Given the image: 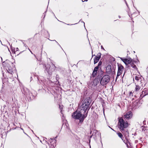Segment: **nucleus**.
Instances as JSON below:
<instances>
[{"label":"nucleus","mask_w":148,"mask_h":148,"mask_svg":"<svg viewBox=\"0 0 148 148\" xmlns=\"http://www.w3.org/2000/svg\"><path fill=\"white\" fill-rule=\"evenodd\" d=\"M139 78H140V77L137 76H136L135 78V79L137 81L139 80Z\"/></svg>","instance_id":"nucleus-21"},{"label":"nucleus","mask_w":148,"mask_h":148,"mask_svg":"<svg viewBox=\"0 0 148 148\" xmlns=\"http://www.w3.org/2000/svg\"><path fill=\"white\" fill-rule=\"evenodd\" d=\"M47 34H48L49 35V33H48V32L47 31Z\"/></svg>","instance_id":"nucleus-39"},{"label":"nucleus","mask_w":148,"mask_h":148,"mask_svg":"<svg viewBox=\"0 0 148 148\" xmlns=\"http://www.w3.org/2000/svg\"><path fill=\"white\" fill-rule=\"evenodd\" d=\"M24 46H25V47H26V45H25V44H24Z\"/></svg>","instance_id":"nucleus-40"},{"label":"nucleus","mask_w":148,"mask_h":148,"mask_svg":"<svg viewBox=\"0 0 148 148\" xmlns=\"http://www.w3.org/2000/svg\"><path fill=\"white\" fill-rule=\"evenodd\" d=\"M91 101L90 98L88 97L82 100L81 102V104L79 107V110H80L83 113L85 114L88 111L91 107L90 106Z\"/></svg>","instance_id":"nucleus-1"},{"label":"nucleus","mask_w":148,"mask_h":148,"mask_svg":"<svg viewBox=\"0 0 148 148\" xmlns=\"http://www.w3.org/2000/svg\"><path fill=\"white\" fill-rule=\"evenodd\" d=\"M124 74H125V73L123 74V76L124 75Z\"/></svg>","instance_id":"nucleus-53"},{"label":"nucleus","mask_w":148,"mask_h":148,"mask_svg":"<svg viewBox=\"0 0 148 148\" xmlns=\"http://www.w3.org/2000/svg\"><path fill=\"white\" fill-rule=\"evenodd\" d=\"M132 116V113L130 112H128L124 114V116L126 119H129L131 118Z\"/></svg>","instance_id":"nucleus-11"},{"label":"nucleus","mask_w":148,"mask_h":148,"mask_svg":"<svg viewBox=\"0 0 148 148\" xmlns=\"http://www.w3.org/2000/svg\"><path fill=\"white\" fill-rule=\"evenodd\" d=\"M101 54L99 53L97 54V56H95V57L94 59V63L95 64L97 63L100 58Z\"/></svg>","instance_id":"nucleus-10"},{"label":"nucleus","mask_w":148,"mask_h":148,"mask_svg":"<svg viewBox=\"0 0 148 148\" xmlns=\"http://www.w3.org/2000/svg\"><path fill=\"white\" fill-rule=\"evenodd\" d=\"M132 94V93H131V92H130V94Z\"/></svg>","instance_id":"nucleus-47"},{"label":"nucleus","mask_w":148,"mask_h":148,"mask_svg":"<svg viewBox=\"0 0 148 148\" xmlns=\"http://www.w3.org/2000/svg\"><path fill=\"white\" fill-rule=\"evenodd\" d=\"M77 23H75L74 24H66L67 25H75V24H77Z\"/></svg>","instance_id":"nucleus-25"},{"label":"nucleus","mask_w":148,"mask_h":148,"mask_svg":"<svg viewBox=\"0 0 148 148\" xmlns=\"http://www.w3.org/2000/svg\"><path fill=\"white\" fill-rule=\"evenodd\" d=\"M59 46V47L61 48H62H62L61 46L60 45H58Z\"/></svg>","instance_id":"nucleus-32"},{"label":"nucleus","mask_w":148,"mask_h":148,"mask_svg":"<svg viewBox=\"0 0 148 148\" xmlns=\"http://www.w3.org/2000/svg\"><path fill=\"white\" fill-rule=\"evenodd\" d=\"M50 40H51V41H52L51 40H50Z\"/></svg>","instance_id":"nucleus-50"},{"label":"nucleus","mask_w":148,"mask_h":148,"mask_svg":"<svg viewBox=\"0 0 148 148\" xmlns=\"http://www.w3.org/2000/svg\"><path fill=\"white\" fill-rule=\"evenodd\" d=\"M28 50H29V51H30V50L29 49V48H28Z\"/></svg>","instance_id":"nucleus-41"},{"label":"nucleus","mask_w":148,"mask_h":148,"mask_svg":"<svg viewBox=\"0 0 148 148\" xmlns=\"http://www.w3.org/2000/svg\"><path fill=\"white\" fill-rule=\"evenodd\" d=\"M131 66L133 68L136 69L137 68L136 65L133 63H131L130 64Z\"/></svg>","instance_id":"nucleus-18"},{"label":"nucleus","mask_w":148,"mask_h":148,"mask_svg":"<svg viewBox=\"0 0 148 148\" xmlns=\"http://www.w3.org/2000/svg\"><path fill=\"white\" fill-rule=\"evenodd\" d=\"M99 67L98 66H96L94 68V71H97H97H98V69H99Z\"/></svg>","instance_id":"nucleus-20"},{"label":"nucleus","mask_w":148,"mask_h":148,"mask_svg":"<svg viewBox=\"0 0 148 148\" xmlns=\"http://www.w3.org/2000/svg\"><path fill=\"white\" fill-rule=\"evenodd\" d=\"M148 94V92H146L145 90H143L142 92V94H141L140 96V97L143 98L145 96Z\"/></svg>","instance_id":"nucleus-15"},{"label":"nucleus","mask_w":148,"mask_h":148,"mask_svg":"<svg viewBox=\"0 0 148 148\" xmlns=\"http://www.w3.org/2000/svg\"><path fill=\"white\" fill-rule=\"evenodd\" d=\"M117 134L119 136L120 138H121L122 140H123V136L122 134L120 132H119L117 133Z\"/></svg>","instance_id":"nucleus-16"},{"label":"nucleus","mask_w":148,"mask_h":148,"mask_svg":"<svg viewBox=\"0 0 148 148\" xmlns=\"http://www.w3.org/2000/svg\"><path fill=\"white\" fill-rule=\"evenodd\" d=\"M97 71H93L92 74V76L93 77H95L97 75Z\"/></svg>","instance_id":"nucleus-17"},{"label":"nucleus","mask_w":148,"mask_h":148,"mask_svg":"<svg viewBox=\"0 0 148 148\" xmlns=\"http://www.w3.org/2000/svg\"><path fill=\"white\" fill-rule=\"evenodd\" d=\"M103 73L101 74V77L100 84L103 86L107 84L110 81V76L108 75H103Z\"/></svg>","instance_id":"nucleus-6"},{"label":"nucleus","mask_w":148,"mask_h":148,"mask_svg":"<svg viewBox=\"0 0 148 148\" xmlns=\"http://www.w3.org/2000/svg\"><path fill=\"white\" fill-rule=\"evenodd\" d=\"M34 56H35V57H36V56H35V54H34Z\"/></svg>","instance_id":"nucleus-49"},{"label":"nucleus","mask_w":148,"mask_h":148,"mask_svg":"<svg viewBox=\"0 0 148 148\" xmlns=\"http://www.w3.org/2000/svg\"><path fill=\"white\" fill-rule=\"evenodd\" d=\"M119 58H120V59L123 62V61H124V59L123 58H120V57H119Z\"/></svg>","instance_id":"nucleus-26"},{"label":"nucleus","mask_w":148,"mask_h":148,"mask_svg":"<svg viewBox=\"0 0 148 148\" xmlns=\"http://www.w3.org/2000/svg\"><path fill=\"white\" fill-rule=\"evenodd\" d=\"M1 57V60H2V57Z\"/></svg>","instance_id":"nucleus-43"},{"label":"nucleus","mask_w":148,"mask_h":148,"mask_svg":"<svg viewBox=\"0 0 148 148\" xmlns=\"http://www.w3.org/2000/svg\"><path fill=\"white\" fill-rule=\"evenodd\" d=\"M140 89V87L138 86H136V87L135 88V90L136 91H137L139 90Z\"/></svg>","instance_id":"nucleus-19"},{"label":"nucleus","mask_w":148,"mask_h":148,"mask_svg":"<svg viewBox=\"0 0 148 148\" xmlns=\"http://www.w3.org/2000/svg\"><path fill=\"white\" fill-rule=\"evenodd\" d=\"M132 61V59L130 58H124L123 62H124L126 65H127L129 64H130Z\"/></svg>","instance_id":"nucleus-13"},{"label":"nucleus","mask_w":148,"mask_h":148,"mask_svg":"<svg viewBox=\"0 0 148 148\" xmlns=\"http://www.w3.org/2000/svg\"><path fill=\"white\" fill-rule=\"evenodd\" d=\"M53 41H55V42L58 45H59L60 44L55 40H53Z\"/></svg>","instance_id":"nucleus-27"},{"label":"nucleus","mask_w":148,"mask_h":148,"mask_svg":"<svg viewBox=\"0 0 148 148\" xmlns=\"http://www.w3.org/2000/svg\"><path fill=\"white\" fill-rule=\"evenodd\" d=\"M5 66L8 72L12 73L13 71L14 65L13 63L9 60H6L5 62Z\"/></svg>","instance_id":"nucleus-5"},{"label":"nucleus","mask_w":148,"mask_h":148,"mask_svg":"<svg viewBox=\"0 0 148 148\" xmlns=\"http://www.w3.org/2000/svg\"><path fill=\"white\" fill-rule=\"evenodd\" d=\"M138 140H136L135 141V143H138Z\"/></svg>","instance_id":"nucleus-30"},{"label":"nucleus","mask_w":148,"mask_h":148,"mask_svg":"<svg viewBox=\"0 0 148 148\" xmlns=\"http://www.w3.org/2000/svg\"><path fill=\"white\" fill-rule=\"evenodd\" d=\"M8 42L9 43V44L10 45V43Z\"/></svg>","instance_id":"nucleus-51"},{"label":"nucleus","mask_w":148,"mask_h":148,"mask_svg":"<svg viewBox=\"0 0 148 148\" xmlns=\"http://www.w3.org/2000/svg\"><path fill=\"white\" fill-rule=\"evenodd\" d=\"M88 0H84V1L85 2V1H88Z\"/></svg>","instance_id":"nucleus-35"},{"label":"nucleus","mask_w":148,"mask_h":148,"mask_svg":"<svg viewBox=\"0 0 148 148\" xmlns=\"http://www.w3.org/2000/svg\"><path fill=\"white\" fill-rule=\"evenodd\" d=\"M45 71L47 72L49 75L51 74L52 72L54 71L56 68L53 64L51 66L49 64H47L45 65Z\"/></svg>","instance_id":"nucleus-7"},{"label":"nucleus","mask_w":148,"mask_h":148,"mask_svg":"<svg viewBox=\"0 0 148 148\" xmlns=\"http://www.w3.org/2000/svg\"><path fill=\"white\" fill-rule=\"evenodd\" d=\"M80 21L81 22H82V23H84V26L85 27V23H84V21H82L81 19H80V20L79 22H80Z\"/></svg>","instance_id":"nucleus-24"},{"label":"nucleus","mask_w":148,"mask_h":148,"mask_svg":"<svg viewBox=\"0 0 148 148\" xmlns=\"http://www.w3.org/2000/svg\"><path fill=\"white\" fill-rule=\"evenodd\" d=\"M118 71L116 79V80L118 77L122 73L124 69L123 66L121 64H118Z\"/></svg>","instance_id":"nucleus-9"},{"label":"nucleus","mask_w":148,"mask_h":148,"mask_svg":"<svg viewBox=\"0 0 148 148\" xmlns=\"http://www.w3.org/2000/svg\"><path fill=\"white\" fill-rule=\"evenodd\" d=\"M42 88H43V89L44 90V88H43V87H42Z\"/></svg>","instance_id":"nucleus-44"},{"label":"nucleus","mask_w":148,"mask_h":148,"mask_svg":"<svg viewBox=\"0 0 148 148\" xmlns=\"http://www.w3.org/2000/svg\"><path fill=\"white\" fill-rule=\"evenodd\" d=\"M103 73V72L101 69L98 71L97 76L93 81L92 84V86H94L98 84H100L101 75Z\"/></svg>","instance_id":"nucleus-4"},{"label":"nucleus","mask_w":148,"mask_h":148,"mask_svg":"<svg viewBox=\"0 0 148 148\" xmlns=\"http://www.w3.org/2000/svg\"><path fill=\"white\" fill-rule=\"evenodd\" d=\"M133 135H134V136H135L137 134H136V133H135L134 134H132Z\"/></svg>","instance_id":"nucleus-29"},{"label":"nucleus","mask_w":148,"mask_h":148,"mask_svg":"<svg viewBox=\"0 0 148 148\" xmlns=\"http://www.w3.org/2000/svg\"><path fill=\"white\" fill-rule=\"evenodd\" d=\"M133 15V14H132V15H131V17H131V18H132V16Z\"/></svg>","instance_id":"nucleus-37"},{"label":"nucleus","mask_w":148,"mask_h":148,"mask_svg":"<svg viewBox=\"0 0 148 148\" xmlns=\"http://www.w3.org/2000/svg\"><path fill=\"white\" fill-rule=\"evenodd\" d=\"M39 82L42 85L44 88H48V87L50 85V84L52 83L51 80L47 79V80L43 79L39 81Z\"/></svg>","instance_id":"nucleus-8"},{"label":"nucleus","mask_w":148,"mask_h":148,"mask_svg":"<svg viewBox=\"0 0 148 148\" xmlns=\"http://www.w3.org/2000/svg\"><path fill=\"white\" fill-rule=\"evenodd\" d=\"M0 41L1 42V45H2L4 46L5 47H7L8 48V49L9 51V49L8 47V46L6 45H3V44L2 43V42H1V41L0 40Z\"/></svg>","instance_id":"nucleus-22"},{"label":"nucleus","mask_w":148,"mask_h":148,"mask_svg":"<svg viewBox=\"0 0 148 148\" xmlns=\"http://www.w3.org/2000/svg\"><path fill=\"white\" fill-rule=\"evenodd\" d=\"M82 1L83 2H84V1H83V0H82Z\"/></svg>","instance_id":"nucleus-46"},{"label":"nucleus","mask_w":148,"mask_h":148,"mask_svg":"<svg viewBox=\"0 0 148 148\" xmlns=\"http://www.w3.org/2000/svg\"><path fill=\"white\" fill-rule=\"evenodd\" d=\"M118 17H119V18H121V16H119Z\"/></svg>","instance_id":"nucleus-38"},{"label":"nucleus","mask_w":148,"mask_h":148,"mask_svg":"<svg viewBox=\"0 0 148 148\" xmlns=\"http://www.w3.org/2000/svg\"><path fill=\"white\" fill-rule=\"evenodd\" d=\"M102 64V62L101 61H99L98 64L97 66L99 67V66H101Z\"/></svg>","instance_id":"nucleus-23"},{"label":"nucleus","mask_w":148,"mask_h":148,"mask_svg":"<svg viewBox=\"0 0 148 148\" xmlns=\"http://www.w3.org/2000/svg\"><path fill=\"white\" fill-rule=\"evenodd\" d=\"M118 119V127L121 130L124 131L129 126V124L127 121H125L122 117L119 118Z\"/></svg>","instance_id":"nucleus-3"},{"label":"nucleus","mask_w":148,"mask_h":148,"mask_svg":"<svg viewBox=\"0 0 148 148\" xmlns=\"http://www.w3.org/2000/svg\"><path fill=\"white\" fill-rule=\"evenodd\" d=\"M16 51H18V48H16Z\"/></svg>","instance_id":"nucleus-34"},{"label":"nucleus","mask_w":148,"mask_h":148,"mask_svg":"<svg viewBox=\"0 0 148 148\" xmlns=\"http://www.w3.org/2000/svg\"><path fill=\"white\" fill-rule=\"evenodd\" d=\"M106 73L108 74H110L112 72L111 66L110 65H108L106 68Z\"/></svg>","instance_id":"nucleus-14"},{"label":"nucleus","mask_w":148,"mask_h":148,"mask_svg":"<svg viewBox=\"0 0 148 148\" xmlns=\"http://www.w3.org/2000/svg\"><path fill=\"white\" fill-rule=\"evenodd\" d=\"M61 113L62 114V110H61Z\"/></svg>","instance_id":"nucleus-45"},{"label":"nucleus","mask_w":148,"mask_h":148,"mask_svg":"<svg viewBox=\"0 0 148 148\" xmlns=\"http://www.w3.org/2000/svg\"><path fill=\"white\" fill-rule=\"evenodd\" d=\"M101 48L102 49H103L104 50V48L103 47V46H101Z\"/></svg>","instance_id":"nucleus-31"},{"label":"nucleus","mask_w":148,"mask_h":148,"mask_svg":"<svg viewBox=\"0 0 148 148\" xmlns=\"http://www.w3.org/2000/svg\"><path fill=\"white\" fill-rule=\"evenodd\" d=\"M57 137V136H56V137H55V138H56Z\"/></svg>","instance_id":"nucleus-52"},{"label":"nucleus","mask_w":148,"mask_h":148,"mask_svg":"<svg viewBox=\"0 0 148 148\" xmlns=\"http://www.w3.org/2000/svg\"><path fill=\"white\" fill-rule=\"evenodd\" d=\"M124 0L125 1V3H126V5L128 7V4H127V2L126 1V0Z\"/></svg>","instance_id":"nucleus-28"},{"label":"nucleus","mask_w":148,"mask_h":148,"mask_svg":"<svg viewBox=\"0 0 148 148\" xmlns=\"http://www.w3.org/2000/svg\"><path fill=\"white\" fill-rule=\"evenodd\" d=\"M109 127L112 130H113L114 131V130L112 129V128H111L110 126H109Z\"/></svg>","instance_id":"nucleus-33"},{"label":"nucleus","mask_w":148,"mask_h":148,"mask_svg":"<svg viewBox=\"0 0 148 148\" xmlns=\"http://www.w3.org/2000/svg\"><path fill=\"white\" fill-rule=\"evenodd\" d=\"M79 110H76L72 114V116L73 118L75 119H79V122L82 123L84 119L87 117L88 114V112L85 114Z\"/></svg>","instance_id":"nucleus-2"},{"label":"nucleus","mask_w":148,"mask_h":148,"mask_svg":"<svg viewBox=\"0 0 148 148\" xmlns=\"http://www.w3.org/2000/svg\"><path fill=\"white\" fill-rule=\"evenodd\" d=\"M30 51L31 52V53L33 54V53H32V52L31 50Z\"/></svg>","instance_id":"nucleus-36"},{"label":"nucleus","mask_w":148,"mask_h":148,"mask_svg":"<svg viewBox=\"0 0 148 148\" xmlns=\"http://www.w3.org/2000/svg\"><path fill=\"white\" fill-rule=\"evenodd\" d=\"M45 14H44V17H45Z\"/></svg>","instance_id":"nucleus-42"},{"label":"nucleus","mask_w":148,"mask_h":148,"mask_svg":"<svg viewBox=\"0 0 148 148\" xmlns=\"http://www.w3.org/2000/svg\"><path fill=\"white\" fill-rule=\"evenodd\" d=\"M22 92L25 95L26 97L29 96L30 95V92L29 90L27 88H24L22 90Z\"/></svg>","instance_id":"nucleus-12"},{"label":"nucleus","mask_w":148,"mask_h":148,"mask_svg":"<svg viewBox=\"0 0 148 148\" xmlns=\"http://www.w3.org/2000/svg\"><path fill=\"white\" fill-rule=\"evenodd\" d=\"M132 94V93H131V92H130V94Z\"/></svg>","instance_id":"nucleus-48"}]
</instances>
